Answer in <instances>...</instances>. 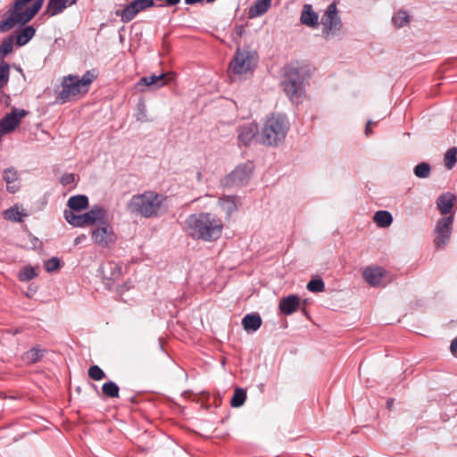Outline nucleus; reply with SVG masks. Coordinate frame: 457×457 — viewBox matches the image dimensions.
<instances>
[{"mask_svg":"<svg viewBox=\"0 0 457 457\" xmlns=\"http://www.w3.org/2000/svg\"><path fill=\"white\" fill-rule=\"evenodd\" d=\"M184 228L193 239L213 242L221 237L223 222L213 213L198 212L186 219Z\"/></svg>","mask_w":457,"mask_h":457,"instance_id":"1","label":"nucleus"},{"mask_svg":"<svg viewBox=\"0 0 457 457\" xmlns=\"http://www.w3.org/2000/svg\"><path fill=\"white\" fill-rule=\"evenodd\" d=\"M128 209L146 219L156 218L167 212V196L152 190L145 191L131 197Z\"/></svg>","mask_w":457,"mask_h":457,"instance_id":"2","label":"nucleus"},{"mask_svg":"<svg viewBox=\"0 0 457 457\" xmlns=\"http://www.w3.org/2000/svg\"><path fill=\"white\" fill-rule=\"evenodd\" d=\"M96 77L97 74L95 71H87L80 79L76 75L63 77L61 83L62 89L58 92L57 99L62 103H66L86 95Z\"/></svg>","mask_w":457,"mask_h":457,"instance_id":"3","label":"nucleus"},{"mask_svg":"<svg viewBox=\"0 0 457 457\" xmlns=\"http://www.w3.org/2000/svg\"><path fill=\"white\" fill-rule=\"evenodd\" d=\"M289 129L286 116L273 114L267 119L262 130V143L266 145H278L283 142Z\"/></svg>","mask_w":457,"mask_h":457,"instance_id":"4","label":"nucleus"},{"mask_svg":"<svg viewBox=\"0 0 457 457\" xmlns=\"http://www.w3.org/2000/svg\"><path fill=\"white\" fill-rule=\"evenodd\" d=\"M281 85L285 94L293 103L298 104L301 101L304 94V87L303 78L299 68L287 66L285 69Z\"/></svg>","mask_w":457,"mask_h":457,"instance_id":"5","label":"nucleus"},{"mask_svg":"<svg viewBox=\"0 0 457 457\" xmlns=\"http://www.w3.org/2000/svg\"><path fill=\"white\" fill-rule=\"evenodd\" d=\"M44 0H35L31 6L22 11L15 9L14 6L8 12V16L0 21V32H6L12 29L16 24H26L38 12L43 5Z\"/></svg>","mask_w":457,"mask_h":457,"instance_id":"6","label":"nucleus"},{"mask_svg":"<svg viewBox=\"0 0 457 457\" xmlns=\"http://www.w3.org/2000/svg\"><path fill=\"white\" fill-rule=\"evenodd\" d=\"M255 67L254 56L251 52L237 49L229 64V70L235 76L252 73Z\"/></svg>","mask_w":457,"mask_h":457,"instance_id":"7","label":"nucleus"},{"mask_svg":"<svg viewBox=\"0 0 457 457\" xmlns=\"http://www.w3.org/2000/svg\"><path fill=\"white\" fill-rule=\"evenodd\" d=\"M322 33L325 38H329L341 29L342 22L338 15L337 5L332 3L321 17Z\"/></svg>","mask_w":457,"mask_h":457,"instance_id":"8","label":"nucleus"},{"mask_svg":"<svg viewBox=\"0 0 457 457\" xmlns=\"http://www.w3.org/2000/svg\"><path fill=\"white\" fill-rule=\"evenodd\" d=\"M93 242L100 247L106 248L116 242L117 237L113 228L104 220L91 230Z\"/></svg>","mask_w":457,"mask_h":457,"instance_id":"9","label":"nucleus"},{"mask_svg":"<svg viewBox=\"0 0 457 457\" xmlns=\"http://www.w3.org/2000/svg\"><path fill=\"white\" fill-rule=\"evenodd\" d=\"M453 223V215L440 219L436 227L435 245L437 248L443 247L449 241Z\"/></svg>","mask_w":457,"mask_h":457,"instance_id":"10","label":"nucleus"},{"mask_svg":"<svg viewBox=\"0 0 457 457\" xmlns=\"http://www.w3.org/2000/svg\"><path fill=\"white\" fill-rule=\"evenodd\" d=\"M153 5L154 0H134L120 13L117 12V15L120 16V19L124 23H128L132 21L139 12L152 7Z\"/></svg>","mask_w":457,"mask_h":457,"instance_id":"11","label":"nucleus"},{"mask_svg":"<svg viewBox=\"0 0 457 457\" xmlns=\"http://www.w3.org/2000/svg\"><path fill=\"white\" fill-rule=\"evenodd\" d=\"M253 170V164L247 162L238 165L228 176V180L237 186H243L249 180Z\"/></svg>","mask_w":457,"mask_h":457,"instance_id":"12","label":"nucleus"},{"mask_svg":"<svg viewBox=\"0 0 457 457\" xmlns=\"http://www.w3.org/2000/svg\"><path fill=\"white\" fill-rule=\"evenodd\" d=\"M24 109L12 108L1 120L0 125L8 133L13 131L21 123V120L27 115Z\"/></svg>","mask_w":457,"mask_h":457,"instance_id":"13","label":"nucleus"},{"mask_svg":"<svg viewBox=\"0 0 457 457\" xmlns=\"http://www.w3.org/2000/svg\"><path fill=\"white\" fill-rule=\"evenodd\" d=\"M170 79H172V75L170 73L153 74L151 76L142 77L136 84V87L139 88L140 87L147 86L159 88L165 86Z\"/></svg>","mask_w":457,"mask_h":457,"instance_id":"14","label":"nucleus"},{"mask_svg":"<svg viewBox=\"0 0 457 457\" xmlns=\"http://www.w3.org/2000/svg\"><path fill=\"white\" fill-rule=\"evenodd\" d=\"M386 271L380 267H368L363 270L364 280L372 287L384 286L383 278Z\"/></svg>","mask_w":457,"mask_h":457,"instance_id":"15","label":"nucleus"},{"mask_svg":"<svg viewBox=\"0 0 457 457\" xmlns=\"http://www.w3.org/2000/svg\"><path fill=\"white\" fill-rule=\"evenodd\" d=\"M259 132L255 122H249L238 129V140L245 145H248Z\"/></svg>","mask_w":457,"mask_h":457,"instance_id":"16","label":"nucleus"},{"mask_svg":"<svg viewBox=\"0 0 457 457\" xmlns=\"http://www.w3.org/2000/svg\"><path fill=\"white\" fill-rule=\"evenodd\" d=\"M86 225L96 224V226L107 220V212L104 208L95 205L87 212L83 213Z\"/></svg>","mask_w":457,"mask_h":457,"instance_id":"17","label":"nucleus"},{"mask_svg":"<svg viewBox=\"0 0 457 457\" xmlns=\"http://www.w3.org/2000/svg\"><path fill=\"white\" fill-rule=\"evenodd\" d=\"M300 305V298L296 295H290L280 299L278 310L283 315L288 316L294 313Z\"/></svg>","mask_w":457,"mask_h":457,"instance_id":"18","label":"nucleus"},{"mask_svg":"<svg viewBox=\"0 0 457 457\" xmlns=\"http://www.w3.org/2000/svg\"><path fill=\"white\" fill-rule=\"evenodd\" d=\"M102 274L104 279L115 282L122 276V266L115 262H108L102 266Z\"/></svg>","mask_w":457,"mask_h":457,"instance_id":"19","label":"nucleus"},{"mask_svg":"<svg viewBox=\"0 0 457 457\" xmlns=\"http://www.w3.org/2000/svg\"><path fill=\"white\" fill-rule=\"evenodd\" d=\"M78 0H49L46 6V12L50 16L61 13L68 6L73 5Z\"/></svg>","mask_w":457,"mask_h":457,"instance_id":"20","label":"nucleus"},{"mask_svg":"<svg viewBox=\"0 0 457 457\" xmlns=\"http://www.w3.org/2000/svg\"><path fill=\"white\" fill-rule=\"evenodd\" d=\"M319 15L315 12L312 6L305 4L301 14V22L306 26L316 28L319 24Z\"/></svg>","mask_w":457,"mask_h":457,"instance_id":"21","label":"nucleus"},{"mask_svg":"<svg viewBox=\"0 0 457 457\" xmlns=\"http://www.w3.org/2000/svg\"><path fill=\"white\" fill-rule=\"evenodd\" d=\"M455 201V195L450 193L441 195L436 201L438 209L442 214L451 212Z\"/></svg>","mask_w":457,"mask_h":457,"instance_id":"22","label":"nucleus"},{"mask_svg":"<svg viewBox=\"0 0 457 457\" xmlns=\"http://www.w3.org/2000/svg\"><path fill=\"white\" fill-rule=\"evenodd\" d=\"M272 0H256L249 8L248 15L250 18H256L268 12Z\"/></svg>","mask_w":457,"mask_h":457,"instance_id":"23","label":"nucleus"},{"mask_svg":"<svg viewBox=\"0 0 457 457\" xmlns=\"http://www.w3.org/2000/svg\"><path fill=\"white\" fill-rule=\"evenodd\" d=\"M67 206L70 208L69 211L80 212L88 207V198L84 195L71 196L67 202Z\"/></svg>","mask_w":457,"mask_h":457,"instance_id":"24","label":"nucleus"},{"mask_svg":"<svg viewBox=\"0 0 457 457\" xmlns=\"http://www.w3.org/2000/svg\"><path fill=\"white\" fill-rule=\"evenodd\" d=\"M242 325L245 330L254 332L262 325V318L257 313L246 314L242 320Z\"/></svg>","mask_w":457,"mask_h":457,"instance_id":"25","label":"nucleus"},{"mask_svg":"<svg viewBox=\"0 0 457 457\" xmlns=\"http://www.w3.org/2000/svg\"><path fill=\"white\" fill-rule=\"evenodd\" d=\"M36 29L32 26H26L17 32L16 45L18 46H23L29 42V40L35 36Z\"/></svg>","mask_w":457,"mask_h":457,"instance_id":"26","label":"nucleus"},{"mask_svg":"<svg viewBox=\"0 0 457 457\" xmlns=\"http://www.w3.org/2000/svg\"><path fill=\"white\" fill-rule=\"evenodd\" d=\"M220 204L227 216H230L237 210L238 199L230 195L223 196L220 199Z\"/></svg>","mask_w":457,"mask_h":457,"instance_id":"27","label":"nucleus"},{"mask_svg":"<svg viewBox=\"0 0 457 457\" xmlns=\"http://www.w3.org/2000/svg\"><path fill=\"white\" fill-rule=\"evenodd\" d=\"M63 216L65 220L73 227L84 228L87 226L86 221L84 220L83 214H76L71 211L65 210L63 212Z\"/></svg>","mask_w":457,"mask_h":457,"instance_id":"28","label":"nucleus"},{"mask_svg":"<svg viewBox=\"0 0 457 457\" xmlns=\"http://www.w3.org/2000/svg\"><path fill=\"white\" fill-rule=\"evenodd\" d=\"M374 221L380 228H387L393 222V217L387 211H378L374 215Z\"/></svg>","mask_w":457,"mask_h":457,"instance_id":"29","label":"nucleus"},{"mask_svg":"<svg viewBox=\"0 0 457 457\" xmlns=\"http://www.w3.org/2000/svg\"><path fill=\"white\" fill-rule=\"evenodd\" d=\"M4 219L13 222L22 221L23 217L26 216L24 212L20 211L18 206L11 207L3 212Z\"/></svg>","mask_w":457,"mask_h":457,"instance_id":"30","label":"nucleus"},{"mask_svg":"<svg viewBox=\"0 0 457 457\" xmlns=\"http://www.w3.org/2000/svg\"><path fill=\"white\" fill-rule=\"evenodd\" d=\"M37 276L36 269L32 266H24L18 273V278L21 282H28Z\"/></svg>","mask_w":457,"mask_h":457,"instance_id":"31","label":"nucleus"},{"mask_svg":"<svg viewBox=\"0 0 457 457\" xmlns=\"http://www.w3.org/2000/svg\"><path fill=\"white\" fill-rule=\"evenodd\" d=\"M246 399V393L243 388H237L234 391V395L230 400V405L237 408L244 404Z\"/></svg>","mask_w":457,"mask_h":457,"instance_id":"32","label":"nucleus"},{"mask_svg":"<svg viewBox=\"0 0 457 457\" xmlns=\"http://www.w3.org/2000/svg\"><path fill=\"white\" fill-rule=\"evenodd\" d=\"M103 394L111 398L119 397V386L112 381L104 383L102 386Z\"/></svg>","mask_w":457,"mask_h":457,"instance_id":"33","label":"nucleus"},{"mask_svg":"<svg viewBox=\"0 0 457 457\" xmlns=\"http://www.w3.org/2000/svg\"><path fill=\"white\" fill-rule=\"evenodd\" d=\"M430 165L428 162H420L414 168V174L418 178L426 179L430 174Z\"/></svg>","mask_w":457,"mask_h":457,"instance_id":"34","label":"nucleus"},{"mask_svg":"<svg viewBox=\"0 0 457 457\" xmlns=\"http://www.w3.org/2000/svg\"><path fill=\"white\" fill-rule=\"evenodd\" d=\"M392 21L397 28H401L409 22V15L404 11H399L393 16Z\"/></svg>","mask_w":457,"mask_h":457,"instance_id":"35","label":"nucleus"},{"mask_svg":"<svg viewBox=\"0 0 457 457\" xmlns=\"http://www.w3.org/2000/svg\"><path fill=\"white\" fill-rule=\"evenodd\" d=\"M457 160V147L449 149L445 156V164L447 169H453Z\"/></svg>","mask_w":457,"mask_h":457,"instance_id":"36","label":"nucleus"},{"mask_svg":"<svg viewBox=\"0 0 457 457\" xmlns=\"http://www.w3.org/2000/svg\"><path fill=\"white\" fill-rule=\"evenodd\" d=\"M13 49V40L12 38L7 37L4 39L0 45V57L4 58L9 54L12 53Z\"/></svg>","mask_w":457,"mask_h":457,"instance_id":"37","label":"nucleus"},{"mask_svg":"<svg viewBox=\"0 0 457 457\" xmlns=\"http://www.w3.org/2000/svg\"><path fill=\"white\" fill-rule=\"evenodd\" d=\"M43 357V353L37 348H32L25 353L24 359L30 363L38 361Z\"/></svg>","mask_w":457,"mask_h":457,"instance_id":"38","label":"nucleus"},{"mask_svg":"<svg viewBox=\"0 0 457 457\" xmlns=\"http://www.w3.org/2000/svg\"><path fill=\"white\" fill-rule=\"evenodd\" d=\"M307 289L311 292L319 293L325 290V284L321 278H315L309 281Z\"/></svg>","mask_w":457,"mask_h":457,"instance_id":"39","label":"nucleus"},{"mask_svg":"<svg viewBox=\"0 0 457 457\" xmlns=\"http://www.w3.org/2000/svg\"><path fill=\"white\" fill-rule=\"evenodd\" d=\"M88 376L96 380L99 381L105 377L104 370L97 365H93L88 369Z\"/></svg>","mask_w":457,"mask_h":457,"instance_id":"40","label":"nucleus"},{"mask_svg":"<svg viewBox=\"0 0 457 457\" xmlns=\"http://www.w3.org/2000/svg\"><path fill=\"white\" fill-rule=\"evenodd\" d=\"M10 76V67L9 64L5 62H3L0 64V81L1 86H4L7 84Z\"/></svg>","mask_w":457,"mask_h":457,"instance_id":"41","label":"nucleus"},{"mask_svg":"<svg viewBox=\"0 0 457 457\" xmlns=\"http://www.w3.org/2000/svg\"><path fill=\"white\" fill-rule=\"evenodd\" d=\"M45 269L48 272L57 270L61 266V262L57 257H52L45 262Z\"/></svg>","mask_w":457,"mask_h":457,"instance_id":"42","label":"nucleus"},{"mask_svg":"<svg viewBox=\"0 0 457 457\" xmlns=\"http://www.w3.org/2000/svg\"><path fill=\"white\" fill-rule=\"evenodd\" d=\"M4 179L5 180L6 184L15 183L18 180L17 171L12 168L6 169L4 171Z\"/></svg>","mask_w":457,"mask_h":457,"instance_id":"43","label":"nucleus"},{"mask_svg":"<svg viewBox=\"0 0 457 457\" xmlns=\"http://www.w3.org/2000/svg\"><path fill=\"white\" fill-rule=\"evenodd\" d=\"M75 182V175L73 173H65L60 179V183L63 187H67L74 184Z\"/></svg>","mask_w":457,"mask_h":457,"instance_id":"44","label":"nucleus"},{"mask_svg":"<svg viewBox=\"0 0 457 457\" xmlns=\"http://www.w3.org/2000/svg\"><path fill=\"white\" fill-rule=\"evenodd\" d=\"M31 0H15L14 2V8L15 9H22L28 3H29Z\"/></svg>","mask_w":457,"mask_h":457,"instance_id":"45","label":"nucleus"},{"mask_svg":"<svg viewBox=\"0 0 457 457\" xmlns=\"http://www.w3.org/2000/svg\"><path fill=\"white\" fill-rule=\"evenodd\" d=\"M450 350L452 353L456 356L457 354V337L453 338L451 342Z\"/></svg>","mask_w":457,"mask_h":457,"instance_id":"46","label":"nucleus"},{"mask_svg":"<svg viewBox=\"0 0 457 457\" xmlns=\"http://www.w3.org/2000/svg\"><path fill=\"white\" fill-rule=\"evenodd\" d=\"M6 188H7V191L12 193V194H14L18 191L19 189V186L16 185L15 183H12V184H6Z\"/></svg>","mask_w":457,"mask_h":457,"instance_id":"47","label":"nucleus"},{"mask_svg":"<svg viewBox=\"0 0 457 457\" xmlns=\"http://www.w3.org/2000/svg\"><path fill=\"white\" fill-rule=\"evenodd\" d=\"M137 120H141V121H147L146 114H145V105L144 104L142 105V110L138 113Z\"/></svg>","mask_w":457,"mask_h":457,"instance_id":"48","label":"nucleus"},{"mask_svg":"<svg viewBox=\"0 0 457 457\" xmlns=\"http://www.w3.org/2000/svg\"><path fill=\"white\" fill-rule=\"evenodd\" d=\"M370 121H369L366 125V128H365V135L366 136H370V134H372V130L370 129Z\"/></svg>","mask_w":457,"mask_h":457,"instance_id":"49","label":"nucleus"},{"mask_svg":"<svg viewBox=\"0 0 457 457\" xmlns=\"http://www.w3.org/2000/svg\"><path fill=\"white\" fill-rule=\"evenodd\" d=\"M168 5H176L180 0H164Z\"/></svg>","mask_w":457,"mask_h":457,"instance_id":"50","label":"nucleus"},{"mask_svg":"<svg viewBox=\"0 0 457 457\" xmlns=\"http://www.w3.org/2000/svg\"><path fill=\"white\" fill-rule=\"evenodd\" d=\"M86 238V236L85 235H82V236H79L78 237L75 238L74 240V244L75 245H78L81 242V240L85 239Z\"/></svg>","mask_w":457,"mask_h":457,"instance_id":"51","label":"nucleus"},{"mask_svg":"<svg viewBox=\"0 0 457 457\" xmlns=\"http://www.w3.org/2000/svg\"><path fill=\"white\" fill-rule=\"evenodd\" d=\"M204 0H185V3L187 4H197V3H201Z\"/></svg>","mask_w":457,"mask_h":457,"instance_id":"52","label":"nucleus"},{"mask_svg":"<svg viewBox=\"0 0 457 457\" xmlns=\"http://www.w3.org/2000/svg\"><path fill=\"white\" fill-rule=\"evenodd\" d=\"M393 403H394V399L393 398H389L386 402V406L388 409H391L392 406H393Z\"/></svg>","mask_w":457,"mask_h":457,"instance_id":"53","label":"nucleus"},{"mask_svg":"<svg viewBox=\"0 0 457 457\" xmlns=\"http://www.w3.org/2000/svg\"><path fill=\"white\" fill-rule=\"evenodd\" d=\"M208 3H212L214 2L215 0H206Z\"/></svg>","mask_w":457,"mask_h":457,"instance_id":"54","label":"nucleus"}]
</instances>
